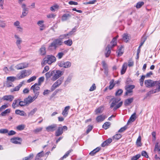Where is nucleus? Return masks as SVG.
<instances>
[{"instance_id":"nucleus-1","label":"nucleus","mask_w":160,"mask_h":160,"mask_svg":"<svg viewBox=\"0 0 160 160\" xmlns=\"http://www.w3.org/2000/svg\"><path fill=\"white\" fill-rule=\"evenodd\" d=\"M144 84L147 87H152L155 86L158 87L160 86V80L154 81L151 79L145 80L144 81Z\"/></svg>"},{"instance_id":"nucleus-2","label":"nucleus","mask_w":160,"mask_h":160,"mask_svg":"<svg viewBox=\"0 0 160 160\" xmlns=\"http://www.w3.org/2000/svg\"><path fill=\"white\" fill-rule=\"evenodd\" d=\"M40 85L37 83H35L33 85H32L30 88V90H32L34 94L35 98H38L39 92V91L40 89L39 87Z\"/></svg>"},{"instance_id":"nucleus-3","label":"nucleus","mask_w":160,"mask_h":160,"mask_svg":"<svg viewBox=\"0 0 160 160\" xmlns=\"http://www.w3.org/2000/svg\"><path fill=\"white\" fill-rule=\"evenodd\" d=\"M68 128L66 126L63 127H59L55 132V135L57 137H58L61 135L64 131H67Z\"/></svg>"},{"instance_id":"nucleus-4","label":"nucleus","mask_w":160,"mask_h":160,"mask_svg":"<svg viewBox=\"0 0 160 160\" xmlns=\"http://www.w3.org/2000/svg\"><path fill=\"white\" fill-rule=\"evenodd\" d=\"M31 73V71H27L26 70H23L21 72V75H17V77H18V79H20L24 78L27 76H29Z\"/></svg>"},{"instance_id":"nucleus-5","label":"nucleus","mask_w":160,"mask_h":160,"mask_svg":"<svg viewBox=\"0 0 160 160\" xmlns=\"http://www.w3.org/2000/svg\"><path fill=\"white\" fill-rule=\"evenodd\" d=\"M135 88L134 85H126L125 87L126 92L124 96H128L129 93H132V90Z\"/></svg>"},{"instance_id":"nucleus-6","label":"nucleus","mask_w":160,"mask_h":160,"mask_svg":"<svg viewBox=\"0 0 160 160\" xmlns=\"http://www.w3.org/2000/svg\"><path fill=\"white\" fill-rule=\"evenodd\" d=\"M62 72L60 70H57L55 72L54 70L51 80L53 81H55L62 75Z\"/></svg>"},{"instance_id":"nucleus-7","label":"nucleus","mask_w":160,"mask_h":160,"mask_svg":"<svg viewBox=\"0 0 160 160\" xmlns=\"http://www.w3.org/2000/svg\"><path fill=\"white\" fill-rule=\"evenodd\" d=\"M58 65L60 67L67 68L71 67V63L69 61H67L64 62L62 61H60L58 62Z\"/></svg>"},{"instance_id":"nucleus-8","label":"nucleus","mask_w":160,"mask_h":160,"mask_svg":"<svg viewBox=\"0 0 160 160\" xmlns=\"http://www.w3.org/2000/svg\"><path fill=\"white\" fill-rule=\"evenodd\" d=\"M45 58L47 59V62H48V64H51L52 63L55 62L56 60V57L51 55H48L45 57Z\"/></svg>"},{"instance_id":"nucleus-9","label":"nucleus","mask_w":160,"mask_h":160,"mask_svg":"<svg viewBox=\"0 0 160 160\" xmlns=\"http://www.w3.org/2000/svg\"><path fill=\"white\" fill-rule=\"evenodd\" d=\"M22 14L20 16L21 18H23L26 16L28 13V9L26 7V5L24 3L22 4Z\"/></svg>"},{"instance_id":"nucleus-10","label":"nucleus","mask_w":160,"mask_h":160,"mask_svg":"<svg viewBox=\"0 0 160 160\" xmlns=\"http://www.w3.org/2000/svg\"><path fill=\"white\" fill-rule=\"evenodd\" d=\"M22 141V138L15 137L11 139L10 141L12 143L16 144H20Z\"/></svg>"},{"instance_id":"nucleus-11","label":"nucleus","mask_w":160,"mask_h":160,"mask_svg":"<svg viewBox=\"0 0 160 160\" xmlns=\"http://www.w3.org/2000/svg\"><path fill=\"white\" fill-rule=\"evenodd\" d=\"M35 96L33 97H31V96H29L28 98L24 99V101L26 102V103L27 105H28L32 102L35 100L37 98H35Z\"/></svg>"},{"instance_id":"nucleus-12","label":"nucleus","mask_w":160,"mask_h":160,"mask_svg":"<svg viewBox=\"0 0 160 160\" xmlns=\"http://www.w3.org/2000/svg\"><path fill=\"white\" fill-rule=\"evenodd\" d=\"M160 91V86H159L158 87H157V88L154 90H152L151 91H150L148 92L146 94L147 97L150 96V95L152 94H153Z\"/></svg>"},{"instance_id":"nucleus-13","label":"nucleus","mask_w":160,"mask_h":160,"mask_svg":"<svg viewBox=\"0 0 160 160\" xmlns=\"http://www.w3.org/2000/svg\"><path fill=\"white\" fill-rule=\"evenodd\" d=\"M28 66V65L26 63H22L17 65L15 66V68L17 70L22 69L26 68Z\"/></svg>"},{"instance_id":"nucleus-14","label":"nucleus","mask_w":160,"mask_h":160,"mask_svg":"<svg viewBox=\"0 0 160 160\" xmlns=\"http://www.w3.org/2000/svg\"><path fill=\"white\" fill-rule=\"evenodd\" d=\"M57 126V125L55 124L51 125L47 127L46 129L48 132H53L56 130Z\"/></svg>"},{"instance_id":"nucleus-15","label":"nucleus","mask_w":160,"mask_h":160,"mask_svg":"<svg viewBox=\"0 0 160 160\" xmlns=\"http://www.w3.org/2000/svg\"><path fill=\"white\" fill-rule=\"evenodd\" d=\"M117 45V42L116 41V39L115 38H114L111 42L110 44L108 45L107 47L111 49Z\"/></svg>"},{"instance_id":"nucleus-16","label":"nucleus","mask_w":160,"mask_h":160,"mask_svg":"<svg viewBox=\"0 0 160 160\" xmlns=\"http://www.w3.org/2000/svg\"><path fill=\"white\" fill-rule=\"evenodd\" d=\"M14 98V97L12 95H5L1 99L2 100H6L9 102L12 101Z\"/></svg>"},{"instance_id":"nucleus-17","label":"nucleus","mask_w":160,"mask_h":160,"mask_svg":"<svg viewBox=\"0 0 160 160\" xmlns=\"http://www.w3.org/2000/svg\"><path fill=\"white\" fill-rule=\"evenodd\" d=\"M102 63L104 69V73L105 75L108 76V66L104 61H102Z\"/></svg>"},{"instance_id":"nucleus-18","label":"nucleus","mask_w":160,"mask_h":160,"mask_svg":"<svg viewBox=\"0 0 160 160\" xmlns=\"http://www.w3.org/2000/svg\"><path fill=\"white\" fill-rule=\"evenodd\" d=\"M112 141V139L111 138H109L106 141L103 142L101 144L102 147H104L108 146Z\"/></svg>"},{"instance_id":"nucleus-19","label":"nucleus","mask_w":160,"mask_h":160,"mask_svg":"<svg viewBox=\"0 0 160 160\" xmlns=\"http://www.w3.org/2000/svg\"><path fill=\"white\" fill-rule=\"evenodd\" d=\"M133 98L126 99L124 102V105L125 106H129L133 102Z\"/></svg>"},{"instance_id":"nucleus-20","label":"nucleus","mask_w":160,"mask_h":160,"mask_svg":"<svg viewBox=\"0 0 160 160\" xmlns=\"http://www.w3.org/2000/svg\"><path fill=\"white\" fill-rule=\"evenodd\" d=\"M71 15L69 13H65L62 16L61 20L62 21H65L71 18Z\"/></svg>"},{"instance_id":"nucleus-21","label":"nucleus","mask_w":160,"mask_h":160,"mask_svg":"<svg viewBox=\"0 0 160 160\" xmlns=\"http://www.w3.org/2000/svg\"><path fill=\"white\" fill-rule=\"evenodd\" d=\"M105 118L106 117L105 115H100L96 117V120L97 122H101L104 121Z\"/></svg>"},{"instance_id":"nucleus-22","label":"nucleus","mask_w":160,"mask_h":160,"mask_svg":"<svg viewBox=\"0 0 160 160\" xmlns=\"http://www.w3.org/2000/svg\"><path fill=\"white\" fill-rule=\"evenodd\" d=\"M15 114L20 115L21 116H26V113L23 111H21L19 109H17L15 111Z\"/></svg>"},{"instance_id":"nucleus-23","label":"nucleus","mask_w":160,"mask_h":160,"mask_svg":"<svg viewBox=\"0 0 160 160\" xmlns=\"http://www.w3.org/2000/svg\"><path fill=\"white\" fill-rule=\"evenodd\" d=\"M70 108V106H67L65 107L64 110L62 111V114L65 117H66L67 116L68 113V111L69 109Z\"/></svg>"},{"instance_id":"nucleus-24","label":"nucleus","mask_w":160,"mask_h":160,"mask_svg":"<svg viewBox=\"0 0 160 160\" xmlns=\"http://www.w3.org/2000/svg\"><path fill=\"white\" fill-rule=\"evenodd\" d=\"M127 63L126 62L124 63L122 66V69L121 71V74L122 75L124 74L126 72L127 70Z\"/></svg>"},{"instance_id":"nucleus-25","label":"nucleus","mask_w":160,"mask_h":160,"mask_svg":"<svg viewBox=\"0 0 160 160\" xmlns=\"http://www.w3.org/2000/svg\"><path fill=\"white\" fill-rule=\"evenodd\" d=\"M19 80L18 77L14 76L8 77L7 78V80L11 82H13L15 80Z\"/></svg>"},{"instance_id":"nucleus-26","label":"nucleus","mask_w":160,"mask_h":160,"mask_svg":"<svg viewBox=\"0 0 160 160\" xmlns=\"http://www.w3.org/2000/svg\"><path fill=\"white\" fill-rule=\"evenodd\" d=\"M19 101V99H15L14 100L12 104V107L13 108L15 109L17 107H18V103Z\"/></svg>"},{"instance_id":"nucleus-27","label":"nucleus","mask_w":160,"mask_h":160,"mask_svg":"<svg viewBox=\"0 0 160 160\" xmlns=\"http://www.w3.org/2000/svg\"><path fill=\"white\" fill-rule=\"evenodd\" d=\"M40 54L41 55H44L46 53V48L44 46H42L39 49Z\"/></svg>"},{"instance_id":"nucleus-28","label":"nucleus","mask_w":160,"mask_h":160,"mask_svg":"<svg viewBox=\"0 0 160 160\" xmlns=\"http://www.w3.org/2000/svg\"><path fill=\"white\" fill-rule=\"evenodd\" d=\"M57 47V46H56V44L53 41L49 46L48 47V49L50 50L56 49Z\"/></svg>"},{"instance_id":"nucleus-29","label":"nucleus","mask_w":160,"mask_h":160,"mask_svg":"<svg viewBox=\"0 0 160 160\" xmlns=\"http://www.w3.org/2000/svg\"><path fill=\"white\" fill-rule=\"evenodd\" d=\"M123 40L125 42H128L129 40V36L127 33H125L122 35Z\"/></svg>"},{"instance_id":"nucleus-30","label":"nucleus","mask_w":160,"mask_h":160,"mask_svg":"<svg viewBox=\"0 0 160 160\" xmlns=\"http://www.w3.org/2000/svg\"><path fill=\"white\" fill-rule=\"evenodd\" d=\"M64 79V77H61L59 78L57 81L54 83L57 86V87H58L62 83Z\"/></svg>"},{"instance_id":"nucleus-31","label":"nucleus","mask_w":160,"mask_h":160,"mask_svg":"<svg viewBox=\"0 0 160 160\" xmlns=\"http://www.w3.org/2000/svg\"><path fill=\"white\" fill-rule=\"evenodd\" d=\"M10 112L11 109L8 108L6 109L3 112H2L0 115L2 116H6L7 114L10 113Z\"/></svg>"},{"instance_id":"nucleus-32","label":"nucleus","mask_w":160,"mask_h":160,"mask_svg":"<svg viewBox=\"0 0 160 160\" xmlns=\"http://www.w3.org/2000/svg\"><path fill=\"white\" fill-rule=\"evenodd\" d=\"M22 83L21 82L18 86L12 89L11 91L12 92L18 91L19 90L20 88L22 87Z\"/></svg>"},{"instance_id":"nucleus-33","label":"nucleus","mask_w":160,"mask_h":160,"mask_svg":"<svg viewBox=\"0 0 160 160\" xmlns=\"http://www.w3.org/2000/svg\"><path fill=\"white\" fill-rule=\"evenodd\" d=\"M4 86L8 88L10 87H14V85L12 83V82L9 81L7 80L6 83L4 84Z\"/></svg>"},{"instance_id":"nucleus-34","label":"nucleus","mask_w":160,"mask_h":160,"mask_svg":"<svg viewBox=\"0 0 160 160\" xmlns=\"http://www.w3.org/2000/svg\"><path fill=\"white\" fill-rule=\"evenodd\" d=\"M110 125V123L109 122H105L102 126L103 128L105 129H107L109 128Z\"/></svg>"},{"instance_id":"nucleus-35","label":"nucleus","mask_w":160,"mask_h":160,"mask_svg":"<svg viewBox=\"0 0 160 160\" xmlns=\"http://www.w3.org/2000/svg\"><path fill=\"white\" fill-rule=\"evenodd\" d=\"M54 73V71H49L45 74L46 77L47 79H48L51 77L52 76Z\"/></svg>"},{"instance_id":"nucleus-36","label":"nucleus","mask_w":160,"mask_h":160,"mask_svg":"<svg viewBox=\"0 0 160 160\" xmlns=\"http://www.w3.org/2000/svg\"><path fill=\"white\" fill-rule=\"evenodd\" d=\"M136 113H134L133 114H132L131 117H130L128 121V122L127 123V125L128 124L129 122H130V121H131L132 122L134 121L135 119V118H136Z\"/></svg>"},{"instance_id":"nucleus-37","label":"nucleus","mask_w":160,"mask_h":160,"mask_svg":"<svg viewBox=\"0 0 160 160\" xmlns=\"http://www.w3.org/2000/svg\"><path fill=\"white\" fill-rule=\"evenodd\" d=\"M37 108H35L33 110H31L28 114V117L32 116L37 111Z\"/></svg>"},{"instance_id":"nucleus-38","label":"nucleus","mask_w":160,"mask_h":160,"mask_svg":"<svg viewBox=\"0 0 160 160\" xmlns=\"http://www.w3.org/2000/svg\"><path fill=\"white\" fill-rule=\"evenodd\" d=\"M114 80L112 79L109 82L110 85L108 86V88L110 90L112 89L115 86V84L114 83Z\"/></svg>"},{"instance_id":"nucleus-39","label":"nucleus","mask_w":160,"mask_h":160,"mask_svg":"<svg viewBox=\"0 0 160 160\" xmlns=\"http://www.w3.org/2000/svg\"><path fill=\"white\" fill-rule=\"evenodd\" d=\"M141 137L140 136H139L137 139L136 142V144L137 146L138 147H140L141 146L142 143L141 142Z\"/></svg>"},{"instance_id":"nucleus-40","label":"nucleus","mask_w":160,"mask_h":160,"mask_svg":"<svg viewBox=\"0 0 160 160\" xmlns=\"http://www.w3.org/2000/svg\"><path fill=\"white\" fill-rule=\"evenodd\" d=\"M64 43L68 46H70L72 43V41L71 39H69L65 41Z\"/></svg>"},{"instance_id":"nucleus-41","label":"nucleus","mask_w":160,"mask_h":160,"mask_svg":"<svg viewBox=\"0 0 160 160\" xmlns=\"http://www.w3.org/2000/svg\"><path fill=\"white\" fill-rule=\"evenodd\" d=\"M33 154L31 153L29 156L23 158L22 160H31L33 158Z\"/></svg>"},{"instance_id":"nucleus-42","label":"nucleus","mask_w":160,"mask_h":160,"mask_svg":"<svg viewBox=\"0 0 160 160\" xmlns=\"http://www.w3.org/2000/svg\"><path fill=\"white\" fill-rule=\"evenodd\" d=\"M144 2L142 1L138 2L137 3L136 7L137 8H139L144 4Z\"/></svg>"},{"instance_id":"nucleus-43","label":"nucleus","mask_w":160,"mask_h":160,"mask_svg":"<svg viewBox=\"0 0 160 160\" xmlns=\"http://www.w3.org/2000/svg\"><path fill=\"white\" fill-rule=\"evenodd\" d=\"M107 51L105 53V55L106 57H108L111 53V49L107 47L106 48V50Z\"/></svg>"},{"instance_id":"nucleus-44","label":"nucleus","mask_w":160,"mask_h":160,"mask_svg":"<svg viewBox=\"0 0 160 160\" xmlns=\"http://www.w3.org/2000/svg\"><path fill=\"white\" fill-rule=\"evenodd\" d=\"M122 135L120 134H117L113 137V139L118 140L120 139L122 137Z\"/></svg>"},{"instance_id":"nucleus-45","label":"nucleus","mask_w":160,"mask_h":160,"mask_svg":"<svg viewBox=\"0 0 160 160\" xmlns=\"http://www.w3.org/2000/svg\"><path fill=\"white\" fill-rule=\"evenodd\" d=\"M22 42V41L21 39L18 40H17L16 42L17 46L19 49H20L21 48V43Z\"/></svg>"},{"instance_id":"nucleus-46","label":"nucleus","mask_w":160,"mask_h":160,"mask_svg":"<svg viewBox=\"0 0 160 160\" xmlns=\"http://www.w3.org/2000/svg\"><path fill=\"white\" fill-rule=\"evenodd\" d=\"M122 101H121L120 102H119L118 104L116 105L114 108L113 109V110L115 111L117 109L120 108L122 106Z\"/></svg>"},{"instance_id":"nucleus-47","label":"nucleus","mask_w":160,"mask_h":160,"mask_svg":"<svg viewBox=\"0 0 160 160\" xmlns=\"http://www.w3.org/2000/svg\"><path fill=\"white\" fill-rule=\"evenodd\" d=\"M25 125L23 124H21L17 126L16 128L19 131L22 130L25 128Z\"/></svg>"},{"instance_id":"nucleus-48","label":"nucleus","mask_w":160,"mask_h":160,"mask_svg":"<svg viewBox=\"0 0 160 160\" xmlns=\"http://www.w3.org/2000/svg\"><path fill=\"white\" fill-rule=\"evenodd\" d=\"M102 108L101 107H99L98 108L96 109L95 111V112L96 114H98L102 112Z\"/></svg>"},{"instance_id":"nucleus-49","label":"nucleus","mask_w":160,"mask_h":160,"mask_svg":"<svg viewBox=\"0 0 160 160\" xmlns=\"http://www.w3.org/2000/svg\"><path fill=\"white\" fill-rule=\"evenodd\" d=\"M71 152V151H68L65 154L60 158V160H63L64 159L66 158L68 156Z\"/></svg>"},{"instance_id":"nucleus-50","label":"nucleus","mask_w":160,"mask_h":160,"mask_svg":"<svg viewBox=\"0 0 160 160\" xmlns=\"http://www.w3.org/2000/svg\"><path fill=\"white\" fill-rule=\"evenodd\" d=\"M56 46L57 45H61L62 44V42L60 39H56L54 41Z\"/></svg>"},{"instance_id":"nucleus-51","label":"nucleus","mask_w":160,"mask_h":160,"mask_svg":"<svg viewBox=\"0 0 160 160\" xmlns=\"http://www.w3.org/2000/svg\"><path fill=\"white\" fill-rule=\"evenodd\" d=\"M146 38L145 37L143 36L141 39V42L140 43V47H142V46L144 44V42L146 40Z\"/></svg>"},{"instance_id":"nucleus-52","label":"nucleus","mask_w":160,"mask_h":160,"mask_svg":"<svg viewBox=\"0 0 160 160\" xmlns=\"http://www.w3.org/2000/svg\"><path fill=\"white\" fill-rule=\"evenodd\" d=\"M18 105L19 106H24L26 105H27V103H26V102L24 101V100L23 101H20L19 100V103L18 104Z\"/></svg>"},{"instance_id":"nucleus-53","label":"nucleus","mask_w":160,"mask_h":160,"mask_svg":"<svg viewBox=\"0 0 160 160\" xmlns=\"http://www.w3.org/2000/svg\"><path fill=\"white\" fill-rule=\"evenodd\" d=\"M77 28L76 27H75L71 31L69 32L68 33L69 36H70L73 35L74 33L76 31Z\"/></svg>"},{"instance_id":"nucleus-54","label":"nucleus","mask_w":160,"mask_h":160,"mask_svg":"<svg viewBox=\"0 0 160 160\" xmlns=\"http://www.w3.org/2000/svg\"><path fill=\"white\" fill-rule=\"evenodd\" d=\"M42 128H43L42 127H39V128H37L36 129H34L33 131V132H34L35 133H37L39 132H41L42 131Z\"/></svg>"},{"instance_id":"nucleus-55","label":"nucleus","mask_w":160,"mask_h":160,"mask_svg":"<svg viewBox=\"0 0 160 160\" xmlns=\"http://www.w3.org/2000/svg\"><path fill=\"white\" fill-rule=\"evenodd\" d=\"M128 128L127 125L121 128L118 131V132H122L124 131Z\"/></svg>"},{"instance_id":"nucleus-56","label":"nucleus","mask_w":160,"mask_h":160,"mask_svg":"<svg viewBox=\"0 0 160 160\" xmlns=\"http://www.w3.org/2000/svg\"><path fill=\"white\" fill-rule=\"evenodd\" d=\"M141 156V155L138 154L132 157L131 160H137Z\"/></svg>"},{"instance_id":"nucleus-57","label":"nucleus","mask_w":160,"mask_h":160,"mask_svg":"<svg viewBox=\"0 0 160 160\" xmlns=\"http://www.w3.org/2000/svg\"><path fill=\"white\" fill-rule=\"evenodd\" d=\"M123 92V90L122 89H119L115 93L116 96H120L121 95Z\"/></svg>"},{"instance_id":"nucleus-58","label":"nucleus","mask_w":160,"mask_h":160,"mask_svg":"<svg viewBox=\"0 0 160 160\" xmlns=\"http://www.w3.org/2000/svg\"><path fill=\"white\" fill-rule=\"evenodd\" d=\"M36 78V77L35 76H33L31 77L28 80L27 82L28 83H30L33 81L35 80Z\"/></svg>"},{"instance_id":"nucleus-59","label":"nucleus","mask_w":160,"mask_h":160,"mask_svg":"<svg viewBox=\"0 0 160 160\" xmlns=\"http://www.w3.org/2000/svg\"><path fill=\"white\" fill-rule=\"evenodd\" d=\"M8 130L6 129H0V133L2 134H5L8 133Z\"/></svg>"},{"instance_id":"nucleus-60","label":"nucleus","mask_w":160,"mask_h":160,"mask_svg":"<svg viewBox=\"0 0 160 160\" xmlns=\"http://www.w3.org/2000/svg\"><path fill=\"white\" fill-rule=\"evenodd\" d=\"M154 150H160V145L158 142L156 143Z\"/></svg>"},{"instance_id":"nucleus-61","label":"nucleus","mask_w":160,"mask_h":160,"mask_svg":"<svg viewBox=\"0 0 160 160\" xmlns=\"http://www.w3.org/2000/svg\"><path fill=\"white\" fill-rule=\"evenodd\" d=\"M8 107V105L7 104L3 105L0 107V112L2 111Z\"/></svg>"},{"instance_id":"nucleus-62","label":"nucleus","mask_w":160,"mask_h":160,"mask_svg":"<svg viewBox=\"0 0 160 160\" xmlns=\"http://www.w3.org/2000/svg\"><path fill=\"white\" fill-rule=\"evenodd\" d=\"M93 126L92 125H88V129L86 131L87 134L92 129Z\"/></svg>"},{"instance_id":"nucleus-63","label":"nucleus","mask_w":160,"mask_h":160,"mask_svg":"<svg viewBox=\"0 0 160 160\" xmlns=\"http://www.w3.org/2000/svg\"><path fill=\"white\" fill-rule=\"evenodd\" d=\"M47 63L48 64V62H47V59L45 57L43 60V61L41 63V65L42 66H44Z\"/></svg>"},{"instance_id":"nucleus-64","label":"nucleus","mask_w":160,"mask_h":160,"mask_svg":"<svg viewBox=\"0 0 160 160\" xmlns=\"http://www.w3.org/2000/svg\"><path fill=\"white\" fill-rule=\"evenodd\" d=\"M64 55V53L63 52H59L58 54L57 57H58V59H60L62 58Z\"/></svg>"}]
</instances>
